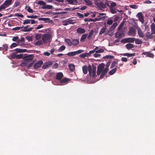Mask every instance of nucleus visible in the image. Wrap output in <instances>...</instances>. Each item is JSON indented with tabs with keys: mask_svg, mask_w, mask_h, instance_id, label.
Listing matches in <instances>:
<instances>
[{
	"mask_svg": "<svg viewBox=\"0 0 155 155\" xmlns=\"http://www.w3.org/2000/svg\"><path fill=\"white\" fill-rule=\"evenodd\" d=\"M136 31L133 27L130 28L128 32V35L130 36H134L135 35Z\"/></svg>",
	"mask_w": 155,
	"mask_h": 155,
	"instance_id": "6e6552de",
	"label": "nucleus"
},
{
	"mask_svg": "<svg viewBox=\"0 0 155 155\" xmlns=\"http://www.w3.org/2000/svg\"><path fill=\"white\" fill-rule=\"evenodd\" d=\"M104 3L105 5V8L106 7V6H107L109 7L110 5L109 3V2L108 1L106 0L104 2Z\"/></svg>",
	"mask_w": 155,
	"mask_h": 155,
	"instance_id": "bf43d9fd",
	"label": "nucleus"
},
{
	"mask_svg": "<svg viewBox=\"0 0 155 155\" xmlns=\"http://www.w3.org/2000/svg\"><path fill=\"white\" fill-rule=\"evenodd\" d=\"M87 34H83L80 39V41H83L87 37Z\"/></svg>",
	"mask_w": 155,
	"mask_h": 155,
	"instance_id": "72a5a7b5",
	"label": "nucleus"
},
{
	"mask_svg": "<svg viewBox=\"0 0 155 155\" xmlns=\"http://www.w3.org/2000/svg\"><path fill=\"white\" fill-rule=\"evenodd\" d=\"M69 67L70 70L71 71H74L75 69L74 65L72 64H69Z\"/></svg>",
	"mask_w": 155,
	"mask_h": 155,
	"instance_id": "2f4dec72",
	"label": "nucleus"
},
{
	"mask_svg": "<svg viewBox=\"0 0 155 155\" xmlns=\"http://www.w3.org/2000/svg\"><path fill=\"white\" fill-rule=\"evenodd\" d=\"M43 54L46 56H49L50 55V53L48 52H44Z\"/></svg>",
	"mask_w": 155,
	"mask_h": 155,
	"instance_id": "69168bd1",
	"label": "nucleus"
},
{
	"mask_svg": "<svg viewBox=\"0 0 155 155\" xmlns=\"http://www.w3.org/2000/svg\"><path fill=\"white\" fill-rule=\"evenodd\" d=\"M23 26L21 27H17L15 28H14L12 29V30L14 31H17L20 30L21 28H22Z\"/></svg>",
	"mask_w": 155,
	"mask_h": 155,
	"instance_id": "09e8293b",
	"label": "nucleus"
},
{
	"mask_svg": "<svg viewBox=\"0 0 155 155\" xmlns=\"http://www.w3.org/2000/svg\"><path fill=\"white\" fill-rule=\"evenodd\" d=\"M18 45V44H16L15 43H13L10 46V47L11 48H13V47H15L16 46H17Z\"/></svg>",
	"mask_w": 155,
	"mask_h": 155,
	"instance_id": "13d9d810",
	"label": "nucleus"
},
{
	"mask_svg": "<svg viewBox=\"0 0 155 155\" xmlns=\"http://www.w3.org/2000/svg\"><path fill=\"white\" fill-rule=\"evenodd\" d=\"M65 49V46L64 45H62L59 48L58 51L59 52H61L64 51Z\"/></svg>",
	"mask_w": 155,
	"mask_h": 155,
	"instance_id": "4c0bfd02",
	"label": "nucleus"
},
{
	"mask_svg": "<svg viewBox=\"0 0 155 155\" xmlns=\"http://www.w3.org/2000/svg\"><path fill=\"white\" fill-rule=\"evenodd\" d=\"M116 5V3L114 2H113L110 4L109 8H115L114 7Z\"/></svg>",
	"mask_w": 155,
	"mask_h": 155,
	"instance_id": "a19ab883",
	"label": "nucleus"
},
{
	"mask_svg": "<svg viewBox=\"0 0 155 155\" xmlns=\"http://www.w3.org/2000/svg\"><path fill=\"white\" fill-rule=\"evenodd\" d=\"M124 32L121 31H119L118 30V31L115 33V37L117 38H120L124 36Z\"/></svg>",
	"mask_w": 155,
	"mask_h": 155,
	"instance_id": "20e7f679",
	"label": "nucleus"
},
{
	"mask_svg": "<svg viewBox=\"0 0 155 155\" xmlns=\"http://www.w3.org/2000/svg\"><path fill=\"white\" fill-rule=\"evenodd\" d=\"M77 32L79 34H83L85 32V30L82 28H78L77 29Z\"/></svg>",
	"mask_w": 155,
	"mask_h": 155,
	"instance_id": "a211bd4d",
	"label": "nucleus"
},
{
	"mask_svg": "<svg viewBox=\"0 0 155 155\" xmlns=\"http://www.w3.org/2000/svg\"><path fill=\"white\" fill-rule=\"evenodd\" d=\"M101 18H95L94 19H90V20L91 21H100L101 19Z\"/></svg>",
	"mask_w": 155,
	"mask_h": 155,
	"instance_id": "37998d69",
	"label": "nucleus"
},
{
	"mask_svg": "<svg viewBox=\"0 0 155 155\" xmlns=\"http://www.w3.org/2000/svg\"><path fill=\"white\" fill-rule=\"evenodd\" d=\"M51 38V35L50 34H45L43 35L42 39L44 43L45 44L50 42Z\"/></svg>",
	"mask_w": 155,
	"mask_h": 155,
	"instance_id": "f03ea898",
	"label": "nucleus"
},
{
	"mask_svg": "<svg viewBox=\"0 0 155 155\" xmlns=\"http://www.w3.org/2000/svg\"><path fill=\"white\" fill-rule=\"evenodd\" d=\"M52 6L51 5H45L44 6H43L42 7V8L43 9H51L52 8Z\"/></svg>",
	"mask_w": 155,
	"mask_h": 155,
	"instance_id": "393cba45",
	"label": "nucleus"
},
{
	"mask_svg": "<svg viewBox=\"0 0 155 155\" xmlns=\"http://www.w3.org/2000/svg\"><path fill=\"white\" fill-rule=\"evenodd\" d=\"M27 18H36L38 17L37 15H28Z\"/></svg>",
	"mask_w": 155,
	"mask_h": 155,
	"instance_id": "de8ad7c7",
	"label": "nucleus"
},
{
	"mask_svg": "<svg viewBox=\"0 0 155 155\" xmlns=\"http://www.w3.org/2000/svg\"><path fill=\"white\" fill-rule=\"evenodd\" d=\"M110 11L112 14L116 13L117 12L115 8H110Z\"/></svg>",
	"mask_w": 155,
	"mask_h": 155,
	"instance_id": "79ce46f5",
	"label": "nucleus"
},
{
	"mask_svg": "<svg viewBox=\"0 0 155 155\" xmlns=\"http://www.w3.org/2000/svg\"><path fill=\"white\" fill-rule=\"evenodd\" d=\"M84 1L87 5H91L92 4V2L91 0H84Z\"/></svg>",
	"mask_w": 155,
	"mask_h": 155,
	"instance_id": "a18cd8bd",
	"label": "nucleus"
},
{
	"mask_svg": "<svg viewBox=\"0 0 155 155\" xmlns=\"http://www.w3.org/2000/svg\"><path fill=\"white\" fill-rule=\"evenodd\" d=\"M117 67H116V68H114V69H112L111 71H110L109 72V73L110 75H112L113 74H114L116 71V70H117Z\"/></svg>",
	"mask_w": 155,
	"mask_h": 155,
	"instance_id": "c9c22d12",
	"label": "nucleus"
},
{
	"mask_svg": "<svg viewBox=\"0 0 155 155\" xmlns=\"http://www.w3.org/2000/svg\"><path fill=\"white\" fill-rule=\"evenodd\" d=\"M151 33L153 34H155V25L154 24L152 23L151 25Z\"/></svg>",
	"mask_w": 155,
	"mask_h": 155,
	"instance_id": "5701e85b",
	"label": "nucleus"
},
{
	"mask_svg": "<svg viewBox=\"0 0 155 155\" xmlns=\"http://www.w3.org/2000/svg\"><path fill=\"white\" fill-rule=\"evenodd\" d=\"M48 19H49V18H39L38 19V20L39 21H46L48 20Z\"/></svg>",
	"mask_w": 155,
	"mask_h": 155,
	"instance_id": "4d7b16f0",
	"label": "nucleus"
},
{
	"mask_svg": "<svg viewBox=\"0 0 155 155\" xmlns=\"http://www.w3.org/2000/svg\"><path fill=\"white\" fill-rule=\"evenodd\" d=\"M117 25V22L114 23L110 27V29L112 30H114Z\"/></svg>",
	"mask_w": 155,
	"mask_h": 155,
	"instance_id": "58836bf2",
	"label": "nucleus"
},
{
	"mask_svg": "<svg viewBox=\"0 0 155 155\" xmlns=\"http://www.w3.org/2000/svg\"><path fill=\"white\" fill-rule=\"evenodd\" d=\"M42 44L43 41L41 40H40L35 42V45L36 46H39Z\"/></svg>",
	"mask_w": 155,
	"mask_h": 155,
	"instance_id": "c756f323",
	"label": "nucleus"
},
{
	"mask_svg": "<svg viewBox=\"0 0 155 155\" xmlns=\"http://www.w3.org/2000/svg\"><path fill=\"white\" fill-rule=\"evenodd\" d=\"M69 79L66 78L61 80L59 81V83L58 84V85H64L68 83Z\"/></svg>",
	"mask_w": 155,
	"mask_h": 155,
	"instance_id": "0eeeda50",
	"label": "nucleus"
},
{
	"mask_svg": "<svg viewBox=\"0 0 155 155\" xmlns=\"http://www.w3.org/2000/svg\"><path fill=\"white\" fill-rule=\"evenodd\" d=\"M79 56L82 58H84L85 57H88L89 56L88 55L87 53H83L82 54H81Z\"/></svg>",
	"mask_w": 155,
	"mask_h": 155,
	"instance_id": "f704fd0d",
	"label": "nucleus"
},
{
	"mask_svg": "<svg viewBox=\"0 0 155 155\" xmlns=\"http://www.w3.org/2000/svg\"><path fill=\"white\" fill-rule=\"evenodd\" d=\"M68 3L72 5H76L78 2L77 0H66Z\"/></svg>",
	"mask_w": 155,
	"mask_h": 155,
	"instance_id": "6ab92c4d",
	"label": "nucleus"
},
{
	"mask_svg": "<svg viewBox=\"0 0 155 155\" xmlns=\"http://www.w3.org/2000/svg\"><path fill=\"white\" fill-rule=\"evenodd\" d=\"M27 11L29 13H32L33 12V11L32 9L30 7H27Z\"/></svg>",
	"mask_w": 155,
	"mask_h": 155,
	"instance_id": "6e6d98bb",
	"label": "nucleus"
},
{
	"mask_svg": "<svg viewBox=\"0 0 155 155\" xmlns=\"http://www.w3.org/2000/svg\"><path fill=\"white\" fill-rule=\"evenodd\" d=\"M139 20L142 23H143L144 21L143 18V17L139 18Z\"/></svg>",
	"mask_w": 155,
	"mask_h": 155,
	"instance_id": "e2e57ef3",
	"label": "nucleus"
},
{
	"mask_svg": "<svg viewBox=\"0 0 155 155\" xmlns=\"http://www.w3.org/2000/svg\"><path fill=\"white\" fill-rule=\"evenodd\" d=\"M104 50L103 49H100L97 50L95 51L96 53H101L104 52Z\"/></svg>",
	"mask_w": 155,
	"mask_h": 155,
	"instance_id": "8fccbe9b",
	"label": "nucleus"
},
{
	"mask_svg": "<svg viewBox=\"0 0 155 155\" xmlns=\"http://www.w3.org/2000/svg\"><path fill=\"white\" fill-rule=\"evenodd\" d=\"M43 27V25H38L37 27L35 28L36 29H39L41 28H42Z\"/></svg>",
	"mask_w": 155,
	"mask_h": 155,
	"instance_id": "680f3d73",
	"label": "nucleus"
},
{
	"mask_svg": "<svg viewBox=\"0 0 155 155\" xmlns=\"http://www.w3.org/2000/svg\"><path fill=\"white\" fill-rule=\"evenodd\" d=\"M65 41L67 43L69 46H71L72 45V41L68 38H66L65 39Z\"/></svg>",
	"mask_w": 155,
	"mask_h": 155,
	"instance_id": "aec40b11",
	"label": "nucleus"
},
{
	"mask_svg": "<svg viewBox=\"0 0 155 155\" xmlns=\"http://www.w3.org/2000/svg\"><path fill=\"white\" fill-rule=\"evenodd\" d=\"M134 41L135 43L137 45L141 44L142 42L141 40L138 38L135 39Z\"/></svg>",
	"mask_w": 155,
	"mask_h": 155,
	"instance_id": "7c9ffc66",
	"label": "nucleus"
},
{
	"mask_svg": "<svg viewBox=\"0 0 155 155\" xmlns=\"http://www.w3.org/2000/svg\"><path fill=\"white\" fill-rule=\"evenodd\" d=\"M31 21V19H26L24 21V22L23 23V24L24 25L28 24L30 23Z\"/></svg>",
	"mask_w": 155,
	"mask_h": 155,
	"instance_id": "c03bdc74",
	"label": "nucleus"
},
{
	"mask_svg": "<svg viewBox=\"0 0 155 155\" xmlns=\"http://www.w3.org/2000/svg\"><path fill=\"white\" fill-rule=\"evenodd\" d=\"M124 22H122L120 25L119 27H118V30H120L121 28H122V27L124 26Z\"/></svg>",
	"mask_w": 155,
	"mask_h": 155,
	"instance_id": "603ef678",
	"label": "nucleus"
},
{
	"mask_svg": "<svg viewBox=\"0 0 155 155\" xmlns=\"http://www.w3.org/2000/svg\"><path fill=\"white\" fill-rule=\"evenodd\" d=\"M153 34L152 33H150L149 32H147L146 35V39H152L153 37Z\"/></svg>",
	"mask_w": 155,
	"mask_h": 155,
	"instance_id": "dca6fc26",
	"label": "nucleus"
},
{
	"mask_svg": "<svg viewBox=\"0 0 155 155\" xmlns=\"http://www.w3.org/2000/svg\"><path fill=\"white\" fill-rule=\"evenodd\" d=\"M70 57L76 55L75 51L69 52L66 54Z\"/></svg>",
	"mask_w": 155,
	"mask_h": 155,
	"instance_id": "bb28decb",
	"label": "nucleus"
},
{
	"mask_svg": "<svg viewBox=\"0 0 155 155\" xmlns=\"http://www.w3.org/2000/svg\"><path fill=\"white\" fill-rule=\"evenodd\" d=\"M82 70L84 74H86L88 71L90 76H92V77H94L95 76L96 71L95 68H93L92 69L90 66L88 67H87L86 66H84L82 67Z\"/></svg>",
	"mask_w": 155,
	"mask_h": 155,
	"instance_id": "f257e3e1",
	"label": "nucleus"
},
{
	"mask_svg": "<svg viewBox=\"0 0 155 155\" xmlns=\"http://www.w3.org/2000/svg\"><path fill=\"white\" fill-rule=\"evenodd\" d=\"M43 63V62L42 61H39L34 64L33 67L35 69L37 68L40 67Z\"/></svg>",
	"mask_w": 155,
	"mask_h": 155,
	"instance_id": "9b49d317",
	"label": "nucleus"
},
{
	"mask_svg": "<svg viewBox=\"0 0 155 155\" xmlns=\"http://www.w3.org/2000/svg\"><path fill=\"white\" fill-rule=\"evenodd\" d=\"M108 70V68L106 67L105 68L104 70H103V72L101 75L100 78H103V76L107 72Z\"/></svg>",
	"mask_w": 155,
	"mask_h": 155,
	"instance_id": "f3484780",
	"label": "nucleus"
},
{
	"mask_svg": "<svg viewBox=\"0 0 155 155\" xmlns=\"http://www.w3.org/2000/svg\"><path fill=\"white\" fill-rule=\"evenodd\" d=\"M25 50H26V49H22L18 48H16L15 49V51L17 52H25Z\"/></svg>",
	"mask_w": 155,
	"mask_h": 155,
	"instance_id": "49530a36",
	"label": "nucleus"
},
{
	"mask_svg": "<svg viewBox=\"0 0 155 155\" xmlns=\"http://www.w3.org/2000/svg\"><path fill=\"white\" fill-rule=\"evenodd\" d=\"M125 46L128 49H130L134 47V45L130 43H128L126 44Z\"/></svg>",
	"mask_w": 155,
	"mask_h": 155,
	"instance_id": "a878e982",
	"label": "nucleus"
},
{
	"mask_svg": "<svg viewBox=\"0 0 155 155\" xmlns=\"http://www.w3.org/2000/svg\"><path fill=\"white\" fill-rule=\"evenodd\" d=\"M137 33L140 37L143 38L144 37V34L143 31L139 28H137Z\"/></svg>",
	"mask_w": 155,
	"mask_h": 155,
	"instance_id": "f8f14e48",
	"label": "nucleus"
},
{
	"mask_svg": "<svg viewBox=\"0 0 155 155\" xmlns=\"http://www.w3.org/2000/svg\"><path fill=\"white\" fill-rule=\"evenodd\" d=\"M42 37L41 34H36L35 36V38L36 40H40Z\"/></svg>",
	"mask_w": 155,
	"mask_h": 155,
	"instance_id": "473e14b6",
	"label": "nucleus"
},
{
	"mask_svg": "<svg viewBox=\"0 0 155 155\" xmlns=\"http://www.w3.org/2000/svg\"><path fill=\"white\" fill-rule=\"evenodd\" d=\"M143 54L144 55H146L147 57L150 58H153L154 56V55L149 52L143 53Z\"/></svg>",
	"mask_w": 155,
	"mask_h": 155,
	"instance_id": "b1692460",
	"label": "nucleus"
},
{
	"mask_svg": "<svg viewBox=\"0 0 155 155\" xmlns=\"http://www.w3.org/2000/svg\"><path fill=\"white\" fill-rule=\"evenodd\" d=\"M33 56L32 54H29L24 57V60L27 61H31L33 59Z\"/></svg>",
	"mask_w": 155,
	"mask_h": 155,
	"instance_id": "1a4fd4ad",
	"label": "nucleus"
},
{
	"mask_svg": "<svg viewBox=\"0 0 155 155\" xmlns=\"http://www.w3.org/2000/svg\"><path fill=\"white\" fill-rule=\"evenodd\" d=\"M94 52H95V51L94 50L90 51L89 53H87L89 57L90 56L91 54L94 53Z\"/></svg>",
	"mask_w": 155,
	"mask_h": 155,
	"instance_id": "052dcab7",
	"label": "nucleus"
},
{
	"mask_svg": "<svg viewBox=\"0 0 155 155\" xmlns=\"http://www.w3.org/2000/svg\"><path fill=\"white\" fill-rule=\"evenodd\" d=\"M79 40L78 39H74L72 40V45L74 46H75L77 45L79 43Z\"/></svg>",
	"mask_w": 155,
	"mask_h": 155,
	"instance_id": "412c9836",
	"label": "nucleus"
},
{
	"mask_svg": "<svg viewBox=\"0 0 155 155\" xmlns=\"http://www.w3.org/2000/svg\"><path fill=\"white\" fill-rule=\"evenodd\" d=\"M113 22V21L111 19L108 20L107 21V24L110 25H111Z\"/></svg>",
	"mask_w": 155,
	"mask_h": 155,
	"instance_id": "864d4df0",
	"label": "nucleus"
},
{
	"mask_svg": "<svg viewBox=\"0 0 155 155\" xmlns=\"http://www.w3.org/2000/svg\"><path fill=\"white\" fill-rule=\"evenodd\" d=\"M14 16H17L18 17H20L21 18H23L24 16L21 14H20L18 13H16L14 14Z\"/></svg>",
	"mask_w": 155,
	"mask_h": 155,
	"instance_id": "5fc2aeb1",
	"label": "nucleus"
},
{
	"mask_svg": "<svg viewBox=\"0 0 155 155\" xmlns=\"http://www.w3.org/2000/svg\"><path fill=\"white\" fill-rule=\"evenodd\" d=\"M63 76V74L61 72H59L56 75V79L59 81L61 80V79Z\"/></svg>",
	"mask_w": 155,
	"mask_h": 155,
	"instance_id": "4468645a",
	"label": "nucleus"
},
{
	"mask_svg": "<svg viewBox=\"0 0 155 155\" xmlns=\"http://www.w3.org/2000/svg\"><path fill=\"white\" fill-rule=\"evenodd\" d=\"M66 21L69 24H73L75 23V22H73V20L71 18H69Z\"/></svg>",
	"mask_w": 155,
	"mask_h": 155,
	"instance_id": "ea45409f",
	"label": "nucleus"
},
{
	"mask_svg": "<svg viewBox=\"0 0 155 155\" xmlns=\"http://www.w3.org/2000/svg\"><path fill=\"white\" fill-rule=\"evenodd\" d=\"M137 16L138 18L143 17V16L142 14L140 12L138 13L137 15Z\"/></svg>",
	"mask_w": 155,
	"mask_h": 155,
	"instance_id": "0e129e2a",
	"label": "nucleus"
},
{
	"mask_svg": "<svg viewBox=\"0 0 155 155\" xmlns=\"http://www.w3.org/2000/svg\"><path fill=\"white\" fill-rule=\"evenodd\" d=\"M52 63L51 62H48L45 63L42 67L43 69H45L52 65Z\"/></svg>",
	"mask_w": 155,
	"mask_h": 155,
	"instance_id": "2eb2a0df",
	"label": "nucleus"
},
{
	"mask_svg": "<svg viewBox=\"0 0 155 155\" xmlns=\"http://www.w3.org/2000/svg\"><path fill=\"white\" fill-rule=\"evenodd\" d=\"M37 4H38L41 5L45 6L46 5V3L43 1H38L37 2H35Z\"/></svg>",
	"mask_w": 155,
	"mask_h": 155,
	"instance_id": "c85d7f7f",
	"label": "nucleus"
},
{
	"mask_svg": "<svg viewBox=\"0 0 155 155\" xmlns=\"http://www.w3.org/2000/svg\"><path fill=\"white\" fill-rule=\"evenodd\" d=\"M12 40L14 41H17L18 43H20V40L18 39V36H15L14 37L12 38Z\"/></svg>",
	"mask_w": 155,
	"mask_h": 155,
	"instance_id": "e433bc0d",
	"label": "nucleus"
},
{
	"mask_svg": "<svg viewBox=\"0 0 155 155\" xmlns=\"http://www.w3.org/2000/svg\"><path fill=\"white\" fill-rule=\"evenodd\" d=\"M97 5L100 8H105V5L103 2H101L97 3Z\"/></svg>",
	"mask_w": 155,
	"mask_h": 155,
	"instance_id": "ddd939ff",
	"label": "nucleus"
},
{
	"mask_svg": "<svg viewBox=\"0 0 155 155\" xmlns=\"http://www.w3.org/2000/svg\"><path fill=\"white\" fill-rule=\"evenodd\" d=\"M3 49L6 51L8 49V46L7 45H3Z\"/></svg>",
	"mask_w": 155,
	"mask_h": 155,
	"instance_id": "774afa93",
	"label": "nucleus"
},
{
	"mask_svg": "<svg viewBox=\"0 0 155 155\" xmlns=\"http://www.w3.org/2000/svg\"><path fill=\"white\" fill-rule=\"evenodd\" d=\"M29 26V25H27L25 27H23L22 28H23L21 30V31L22 32H28L31 31L32 30V29L33 28V27H31L30 28L28 29H27V28H28Z\"/></svg>",
	"mask_w": 155,
	"mask_h": 155,
	"instance_id": "9d476101",
	"label": "nucleus"
},
{
	"mask_svg": "<svg viewBox=\"0 0 155 155\" xmlns=\"http://www.w3.org/2000/svg\"><path fill=\"white\" fill-rule=\"evenodd\" d=\"M84 51V50L81 49L77 51H75L76 54L81 53Z\"/></svg>",
	"mask_w": 155,
	"mask_h": 155,
	"instance_id": "3c124183",
	"label": "nucleus"
},
{
	"mask_svg": "<svg viewBox=\"0 0 155 155\" xmlns=\"http://www.w3.org/2000/svg\"><path fill=\"white\" fill-rule=\"evenodd\" d=\"M12 0H6L2 5L5 8L12 4Z\"/></svg>",
	"mask_w": 155,
	"mask_h": 155,
	"instance_id": "423d86ee",
	"label": "nucleus"
},
{
	"mask_svg": "<svg viewBox=\"0 0 155 155\" xmlns=\"http://www.w3.org/2000/svg\"><path fill=\"white\" fill-rule=\"evenodd\" d=\"M104 67V64H102L99 65L97 69V73L98 75H100L101 72H102Z\"/></svg>",
	"mask_w": 155,
	"mask_h": 155,
	"instance_id": "39448f33",
	"label": "nucleus"
},
{
	"mask_svg": "<svg viewBox=\"0 0 155 155\" xmlns=\"http://www.w3.org/2000/svg\"><path fill=\"white\" fill-rule=\"evenodd\" d=\"M107 27L105 25L101 29V31H100L99 35H102L103 34L104 32H105L106 30V29Z\"/></svg>",
	"mask_w": 155,
	"mask_h": 155,
	"instance_id": "4be33fe9",
	"label": "nucleus"
},
{
	"mask_svg": "<svg viewBox=\"0 0 155 155\" xmlns=\"http://www.w3.org/2000/svg\"><path fill=\"white\" fill-rule=\"evenodd\" d=\"M135 38H125L121 40V42L123 43L128 42H133L134 41Z\"/></svg>",
	"mask_w": 155,
	"mask_h": 155,
	"instance_id": "7ed1b4c3",
	"label": "nucleus"
},
{
	"mask_svg": "<svg viewBox=\"0 0 155 155\" xmlns=\"http://www.w3.org/2000/svg\"><path fill=\"white\" fill-rule=\"evenodd\" d=\"M130 7L133 8L137 9V6L135 5H132L130 6Z\"/></svg>",
	"mask_w": 155,
	"mask_h": 155,
	"instance_id": "338daca9",
	"label": "nucleus"
},
{
	"mask_svg": "<svg viewBox=\"0 0 155 155\" xmlns=\"http://www.w3.org/2000/svg\"><path fill=\"white\" fill-rule=\"evenodd\" d=\"M118 62V61H114L111 64V65L110 66V68H114L116 66L117 64V62Z\"/></svg>",
	"mask_w": 155,
	"mask_h": 155,
	"instance_id": "cd10ccee",
	"label": "nucleus"
}]
</instances>
